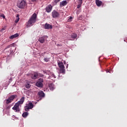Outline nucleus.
<instances>
[{
	"instance_id": "1",
	"label": "nucleus",
	"mask_w": 127,
	"mask_h": 127,
	"mask_svg": "<svg viewBox=\"0 0 127 127\" xmlns=\"http://www.w3.org/2000/svg\"><path fill=\"white\" fill-rule=\"evenodd\" d=\"M36 18H37V15L34 13L31 17L30 18L28 22L27 23V26L29 27V26H31V25H33L35 22H36Z\"/></svg>"
},
{
	"instance_id": "2",
	"label": "nucleus",
	"mask_w": 127,
	"mask_h": 127,
	"mask_svg": "<svg viewBox=\"0 0 127 127\" xmlns=\"http://www.w3.org/2000/svg\"><path fill=\"white\" fill-rule=\"evenodd\" d=\"M58 65L59 68H60V73L64 74L65 73V66H64L63 63L61 62H58Z\"/></svg>"
},
{
	"instance_id": "3",
	"label": "nucleus",
	"mask_w": 127,
	"mask_h": 127,
	"mask_svg": "<svg viewBox=\"0 0 127 127\" xmlns=\"http://www.w3.org/2000/svg\"><path fill=\"white\" fill-rule=\"evenodd\" d=\"M15 98H17V95H11L8 99L5 100L6 104H10V103H12V101Z\"/></svg>"
},
{
	"instance_id": "4",
	"label": "nucleus",
	"mask_w": 127,
	"mask_h": 127,
	"mask_svg": "<svg viewBox=\"0 0 127 127\" xmlns=\"http://www.w3.org/2000/svg\"><path fill=\"white\" fill-rule=\"evenodd\" d=\"M26 5H27V4H26V2L24 0H22L17 4V6L19 8H24Z\"/></svg>"
},
{
	"instance_id": "5",
	"label": "nucleus",
	"mask_w": 127,
	"mask_h": 127,
	"mask_svg": "<svg viewBox=\"0 0 127 127\" xmlns=\"http://www.w3.org/2000/svg\"><path fill=\"white\" fill-rule=\"evenodd\" d=\"M43 78L39 79L38 81L36 83V86L39 88H42L43 87Z\"/></svg>"
},
{
	"instance_id": "6",
	"label": "nucleus",
	"mask_w": 127,
	"mask_h": 127,
	"mask_svg": "<svg viewBox=\"0 0 127 127\" xmlns=\"http://www.w3.org/2000/svg\"><path fill=\"white\" fill-rule=\"evenodd\" d=\"M52 15L53 17V18H56V17H58L59 16V12H58L57 11L53 10V12H52Z\"/></svg>"
},
{
	"instance_id": "7",
	"label": "nucleus",
	"mask_w": 127,
	"mask_h": 127,
	"mask_svg": "<svg viewBox=\"0 0 127 127\" xmlns=\"http://www.w3.org/2000/svg\"><path fill=\"white\" fill-rule=\"evenodd\" d=\"M12 110L14 111L16 113H18L19 112V106H18L16 103L14 105L12 108Z\"/></svg>"
},
{
	"instance_id": "8",
	"label": "nucleus",
	"mask_w": 127,
	"mask_h": 127,
	"mask_svg": "<svg viewBox=\"0 0 127 127\" xmlns=\"http://www.w3.org/2000/svg\"><path fill=\"white\" fill-rule=\"evenodd\" d=\"M31 78L34 80L37 79V78H38V72H34L31 75Z\"/></svg>"
},
{
	"instance_id": "9",
	"label": "nucleus",
	"mask_w": 127,
	"mask_h": 127,
	"mask_svg": "<svg viewBox=\"0 0 127 127\" xmlns=\"http://www.w3.org/2000/svg\"><path fill=\"white\" fill-rule=\"evenodd\" d=\"M52 5L51 4L48 5L46 7V11L47 12H51V11L52 10Z\"/></svg>"
},
{
	"instance_id": "10",
	"label": "nucleus",
	"mask_w": 127,
	"mask_h": 127,
	"mask_svg": "<svg viewBox=\"0 0 127 127\" xmlns=\"http://www.w3.org/2000/svg\"><path fill=\"white\" fill-rule=\"evenodd\" d=\"M53 28V26L52 25H50L48 23H46L45 24V29H52Z\"/></svg>"
},
{
	"instance_id": "11",
	"label": "nucleus",
	"mask_w": 127,
	"mask_h": 127,
	"mask_svg": "<svg viewBox=\"0 0 127 127\" xmlns=\"http://www.w3.org/2000/svg\"><path fill=\"white\" fill-rule=\"evenodd\" d=\"M46 37V36L39 37L38 39V41H39L40 43H44V42H45Z\"/></svg>"
},
{
	"instance_id": "12",
	"label": "nucleus",
	"mask_w": 127,
	"mask_h": 127,
	"mask_svg": "<svg viewBox=\"0 0 127 127\" xmlns=\"http://www.w3.org/2000/svg\"><path fill=\"white\" fill-rule=\"evenodd\" d=\"M24 97H22L20 101H18L16 103V104H17L18 106H19V105H22V104H23V102H24Z\"/></svg>"
},
{
	"instance_id": "13",
	"label": "nucleus",
	"mask_w": 127,
	"mask_h": 127,
	"mask_svg": "<svg viewBox=\"0 0 127 127\" xmlns=\"http://www.w3.org/2000/svg\"><path fill=\"white\" fill-rule=\"evenodd\" d=\"M67 3L68 2H67V1L66 0L62 1L60 2V6L61 7H62V6H65V5H67Z\"/></svg>"
},
{
	"instance_id": "14",
	"label": "nucleus",
	"mask_w": 127,
	"mask_h": 127,
	"mask_svg": "<svg viewBox=\"0 0 127 127\" xmlns=\"http://www.w3.org/2000/svg\"><path fill=\"white\" fill-rule=\"evenodd\" d=\"M38 96H39L41 98H44V97H45V94L42 91H40L38 93Z\"/></svg>"
},
{
	"instance_id": "15",
	"label": "nucleus",
	"mask_w": 127,
	"mask_h": 127,
	"mask_svg": "<svg viewBox=\"0 0 127 127\" xmlns=\"http://www.w3.org/2000/svg\"><path fill=\"white\" fill-rule=\"evenodd\" d=\"M18 36H19V35L18 33H16V34L10 36L9 39H13L14 38H16V37H18Z\"/></svg>"
},
{
	"instance_id": "16",
	"label": "nucleus",
	"mask_w": 127,
	"mask_h": 127,
	"mask_svg": "<svg viewBox=\"0 0 127 127\" xmlns=\"http://www.w3.org/2000/svg\"><path fill=\"white\" fill-rule=\"evenodd\" d=\"M95 2L97 6H101L102 5V2L100 0H96Z\"/></svg>"
},
{
	"instance_id": "17",
	"label": "nucleus",
	"mask_w": 127,
	"mask_h": 127,
	"mask_svg": "<svg viewBox=\"0 0 127 127\" xmlns=\"http://www.w3.org/2000/svg\"><path fill=\"white\" fill-rule=\"evenodd\" d=\"M49 88H50V90H51V91H53V90H54V89H55L54 84H53V83H51L49 85Z\"/></svg>"
},
{
	"instance_id": "18",
	"label": "nucleus",
	"mask_w": 127,
	"mask_h": 127,
	"mask_svg": "<svg viewBox=\"0 0 127 127\" xmlns=\"http://www.w3.org/2000/svg\"><path fill=\"white\" fill-rule=\"evenodd\" d=\"M27 106H28L31 110L33 108V104L31 102H29L28 104L26 105Z\"/></svg>"
},
{
	"instance_id": "19",
	"label": "nucleus",
	"mask_w": 127,
	"mask_h": 127,
	"mask_svg": "<svg viewBox=\"0 0 127 127\" xmlns=\"http://www.w3.org/2000/svg\"><path fill=\"white\" fill-rule=\"evenodd\" d=\"M23 118H26L28 116V112H24L22 115Z\"/></svg>"
},
{
	"instance_id": "20",
	"label": "nucleus",
	"mask_w": 127,
	"mask_h": 127,
	"mask_svg": "<svg viewBox=\"0 0 127 127\" xmlns=\"http://www.w3.org/2000/svg\"><path fill=\"white\" fill-rule=\"evenodd\" d=\"M44 61L45 62H49V61H50V58H48V57L44 58Z\"/></svg>"
},
{
	"instance_id": "21",
	"label": "nucleus",
	"mask_w": 127,
	"mask_h": 127,
	"mask_svg": "<svg viewBox=\"0 0 127 127\" xmlns=\"http://www.w3.org/2000/svg\"><path fill=\"white\" fill-rule=\"evenodd\" d=\"M16 17H17V19L15 20V23H17V22L19 21V15L17 14Z\"/></svg>"
},
{
	"instance_id": "22",
	"label": "nucleus",
	"mask_w": 127,
	"mask_h": 127,
	"mask_svg": "<svg viewBox=\"0 0 127 127\" xmlns=\"http://www.w3.org/2000/svg\"><path fill=\"white\" fill-rule=\"evenodd\" d=\"M71 38L75 39L77 38V34H72L71 35Z\"/></svg>"
},
{
	"instance_id": "23",
	"label": "nucleus",
	"mask_w": 127,
	"mask_h": 127,
	"mask_svg": "<svg viewBox=\"0 0 127 127\" xmlns=\"http://www.w3.org/2000/svg\"><path fill=\"white\" fill-rule=\"evenodd\" d=\"M24 110H25V112H28V111H29V110H31V109L28 106H27V105H26L24 107Z\"/></svg>"
},
{
	"instance_id": "24",
	"label": "nucleus",
	"mask_w": 127,
	"mask_h": 127,
	"mask_svg": "<svg viewBox=\"0 0 127 127\" xmlns=\"http://www.w3.org/2000/svg\"><path fill=\"white\" fill-rule=\"evenodd\" d=\"M5 29H6V27L5 26V27L2 28V29L0 30V32H3V31H4V30H5Z\"/></svg>"
},
{
	"instance_id": "25",
	"label": "nucleus",
	"mask_w": 127,
	"mask_h": 127,
	"mask_svg": "<svg viewBox=\"0 0 127 127\" xmlns=\"http://www.w3.org/2000/svg\"><path fill=\"white\" fill-rule=\"evenodd\" d=\"M82 3H83V0H78V4L82 5Z\"/></svg>"
},
{
	"instance_id": "26",
	"label": "nucleus",
	"mask_w": 127,
	"mask_h": 127,
	"mask_svg": "<svg viewBox=\"0 0 127 127\" xmlns=\"http://www.w3.org/2000/svg\"><path fill=\"white\" fill-rule=\"evenodd\" d=\"M25 87L27 88V89H29V88H30V84H27Z\"/></svg>"
},
{
	"instance_id": "27",
	"label": "nucleus",
	"mask_w": 127,
	"mask_h": 127,
	"mask_svg": "<svg viewBox=\"0 0 127 127\" xmlns=\"http://www.w3.org/2000/svg\"><path fill=\"white\" fill-rule=\"evenodd\" d=\"M60 0H55L54 2L56 4L58 3V2H59V1H60Z\"/></svg>"
},
{
	"instance_id": "28",
	"label": "nucleus",
	"mask_w": 127,
	"mask_h": 127,
	"mask_svg": "<svg viewBox=\"0 0 127 127\" xmlns=\"http://www.w3.org/2000/svg\"><path fill=\"white\" fill-rule=\"evenodd\" d=\"M1 17H3V18H5V16H4V14H1V15H0Z\"/></svg>"
},
{
	"instance_id": "29",
	"label": "nucleus",
	"mask_w": 127,
	"mask_h": 127,
	"mask_svg": "<svg viewBox=\"0 0 127 127\" xmlns=\"http://www.w3.org/2000/svg\"><path fill=\"white\" fill-rule=\"evenodd\" d=\"M6 110H9L10 109V106H6Z\"/></svg>"
},
{
	"instance_id": "30",
	"label": "nucleus",
	"mask_w": 127,
	"mask_h": 127,
	"mask_svg": "<svg viewBox=\"0 0 127 127\" xmlns=\"http://www.w3.org/2000/svg\"><path fill=\"white\" fill-rule=\"evenodd\" d=\"M73 17H70L68 19V21H71V20L72 19Z\"/></svg>"
},
{
	"instance_id": "31",
	"label": "nucleus",
	"mask_w": 127,
	"mask_h": 127,
	"mask_svg": "<svg viewBox=\"0 0 127 127\" xmlns=\"http://www.w3.org/2000/svg\"><path fill=\"white\" fill-rule=\"evenodd\" d=\"M82 5H81V4H78V5H77V8H80V7H81V6Z\"/></svg>"
},
{
	"instance_id": "32",
	"label": "nucleus",
	"mask_w": 127,
	"mask_h": 127,
	"mask_svg": "<svg viewBox=\"0 0 127 127\" xmlns=\"http://www.w3.org/2000/svg\"><path fill=\"white\" fill-rule=\"evenodd\" d=\"M32 1H36V0H32Z\"/></svg>"
},
{
	"instance_id": "33",
	"label": "nucleus",
	"mask_w": 127,
	"mask_h": 127,
	"mask_svg": "<svg viewBox=\"0 0 127 127\" xmlns=\"http://www.w3.org/2000/svg\"><path fill=\"white\" fill-rule=\"evenodd\" d=\"M66 67L68 68V64H66Z\"/></svg>"
},
{
	"instance_id": "34",
	"label": "nucleus",
	"mask_w": 127,
	"mask_h": 127,
	"mask_svg": "<svg viewBox=\"0 0 127 127\" xmlns=\"http://www.w3.org/2000/svg\"><path fill=\"white\" fill-rule=\"evenodd\" d=\"M107 73H108V72H110V71L108 70V71H106Z\"/></svg>"
},
{
	"instance_id": "35",
	"label": "nucleus",
	"mask_w": 127,
	"mask_h": 127,
	"mask_svg": "<svg viewBox=\"0 0 127 127\" xmlns=\"http://www.w3.org/2000/svg\"><path fill=\"white\" fill-rule=\"evenodd\" d=\"M9 47H10V46H8V48H9Z\"/></svg>"
},
{
	"instance_id": "36",
	"label": "nucleus",
	"mask_w": 127,
	"mask_h": 127,
	"mask_svg": "<svg viewBox=\"0 0 127 127\" xmlns=\"http://www.w3.org/2000/svg\"><path fill=\"white\" fill-rule=\"evenodd\" d=\"M54 78H56L55 76H54Z\"/></svg>"
}]
</instances>
